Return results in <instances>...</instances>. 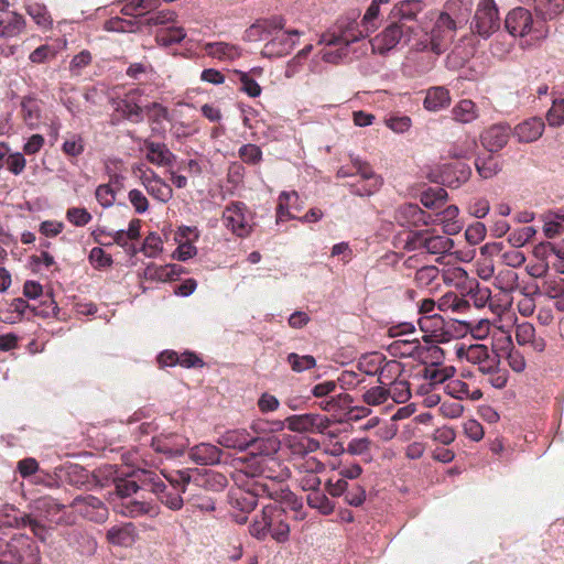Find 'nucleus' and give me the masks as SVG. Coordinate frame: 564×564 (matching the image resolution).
<instances>
[{
    "label": "nucleus",
    "mask_w": 564,
    "mask_h": 564,
    "mask_svg": "<svg viewBox=\"0 0 564 564\" xmlns=\"http://www.w3.org/2000/svg\"><path fill=\"white\" fill-rule=\"evenodd\" d=\"M424 9L421 0H401L397 2L388 14L387 26L370 40L372 51L384 54L399 44H412L415 47V18Z\"/></svg>",
    "instance_id": "nucleus-1"
},
{
    "label": "nucleus",
    "mask_w": 564,
    "mask_h": 564,
    "mask_svg": "<svg viewBox=\"0 0 564 564\" xmlns=\"http://www.w3.org/2000/svg\"><path fill=\"white\" fill-rule=\"evenodd\" d=\"M430 12L421 20L415 18V48L419 51H431L441 54L446 51L454 40L457 21L449 19L445 14Z\"/></svg>",
    "instance_id": "nucleus-2"
},
{
    "label": "nucleus",
    "mask_w": 564,
    "mask_h": 564,
    "mask_svg": "<svg viewBox=\"0 0 564 564\" xmlns=\"http://www.w3.org/2000/svg\"><path fill=\"white\" fill-rule=\"evenodd\" d=\"M64 508L52 497H41L34 500L31 512L14 517L11 524L18 529L29 527L41 542H46L51 536V528L44 521L54 524L63 523Z\"/></svg>",
    "instance_id": "nucleus-3"
},
{
    "label": "nucleus",
    "mask_w": 564,
    "mask_h": 564,
    "mask_svg": "<svg viewBox=\"0 0 564 564\" xmlns=\"http://www.w3.org/2000/svg\"><path fill=\"white\" fill-rule=\"evenodd\" d=\"M249 533L259 541L271 538L278 543H284L290 536L288 513L278 503L264 506L249 525Z\"/></svg>",
    "instance_id": "nucleus-4"
},
{
    "label": "nucleus",
    "mask_w": 564,
    "mask_h": 564,
    "mask_svg": "<svg viewBox=\"0 0 564 564\" xmlns=\"http://www.w3.org/2000/svg\"><path fill=\"white\" fill-rule=\"evenodd\" d=\"M0 557L2 564H37L41 558L37 544L25 534H15L2 542Z\"/></svg>",
    "instance_id": "nucleus-5"
},
{
    "label": "nucleus",
    "mask_w": 564,
    "mask_h": 564,
    "mask_svg": "<svg viewBox=\"0 0 564 564\" xmlns=\"http://www.w3.org/2000/svg\"><path fill=\"white\" fill-rule=\"evenodd\" d=\"M506 30L513 36L531 35L533 40L546 37L549 26L541 20H534L532 13L522 7L512 9L505 20Z\"/></svg>",
    "instance_id": "nucleus-6"
},
{
    "label": "nucleus",
    "mask_w": 564,
    "mask_h": 564,
    "mask_svg": "<svg viewBox=\"0 0 564 564\" xmlns=\"http://www.w3.org/2000/svg\"><path fill=\"white\" fill-rule=\"evenodd\" d=\"M358 13L340 18L337 20L333 31H328L321 36L319 43L327 46L343 45L346 48L350 43H354L365 36H368L371 31H366L361 26V21L358 22Z\"/></svg>",
    "instance_id": "nucleus-7"
},
{
    "label": "nucleus",
    "mask_w": 564,
    "mask_h": 564,
    "mask_svg": "<svg viewBox=\"0 0 564 564\" xmlns=\"http://www.w3.org/2000/svg\"><path fill=\"white\" fill-rule=\"evenodd\" d=\"M139 479L142 486H149V490L169 509L174 511L182 509L184 505L182 488L167 486L155 473L149 470H141Z\"/></svg>",
    "instance_id": "nucleus-8"
},
{
    "label": "nucleus",
    "mask_w": 564,
    "mask_h": 564,
    "mask_svg": "<svg viewBox=\"0 0 564 564\" xmlns=\"http://www.w3.org/2000/svg\"><path fill=\"white\" fill-rule=\"evenodd\" d=\"M500 28L499 11L495 0H480L471 23V31L482 39L490 37Z\"/></svg>",
    "instance_id": "nucleus-9"
},
{
    "label": "nucleus",
    "mask_w": 564,
    "mask_h": 564,
    "mask_svg": "<svg viewBox=\"0 0 564 564\" xmlns=\"http://www.w3.org/2000/svg\"><path fill=\"white\" fill-rule=\"evenodd\" d=\"M221 217L225 227L237 237L245 238L250 235L252 230L250 212L245 203L231 202L223 210Z\"/></svg>",
    "instance_id": "nucleus-10"
},
{
    "label": "nucleus",
    "mask_w": 564,
    "mask_h": 564,
    "mask_svg": "<svg viewBox=\"0 0 564 564\" xmlns=\"http://www.w3.org/2000/svg\"><path fill=\"white\" fill-rule=\"evenodd\" d=\"M258 497L253 482L250 484L248 488L235 487L228 491L227 501L229 506L241 512L239 514H232L237 523L245 524L247 522V513L256 508Z\"/></svg>",
    "instance_id": "nucleus-11"
},
{
    "label": "nucleus",
    "mask_w": 564,
    "mask_h": 564,
    "mask_svg": "<svg viewBox=\"0 0 564 564\" xmlns=\"http://www.w3.org/2000/svg\"><path fill=\"white\" fill-rule=\"evenodd\" d=\"M299 30L274 31L272 37L264 44L261 55L268 58H278L289 55L301 36Z\"/></svg>",
    "instance_id": "nucleus-12"
},
{
    "label": "nucleus",
    "mask_w": 564,
    "mask_h": 564,
    "mask_svg": "<svg viewBox=\"0 0 564 564\" xmlns=\"http://www.w3.org/2000/svg\"><path fill=\"white\" fill-rule=\"evenodd\" d=\"M325 490L332 497H344V501L351 507H360L366 500V489L358 482H350L344 479H328Z\"/></svg>",
    "instance_id": "nucleus-13"
},
{
    "label": "nucleus",
    "mask_w": 564,
    "mask_h": 564,
    "mask_svg": "<svg viewBox=\"0 0 564 564\" xmlns=\"http://www.w3.org/2000/svg\"><path fill=\"white\" fill-rule=\"evenodd\" d=\"M70 506L82 517L96 523H102L108 519V508L95 496H77Z\"/></svg>",
    "instance_id": "nucleus-14"
},
{
    "label": "nucleus",
    "mask_w": 564,
    "mask_h": 564,
    "mask_svg": "<svg viewBox=\"0 0 564 564\" xmlns=\"http://www.w3.org/2000/svg\"><path fill=\"white\" fill-rule=\"evenodd\" d=\"M394 220L401 227L417 228L420 226H429L435 220L433 216L423 210L416 204H402L394 212Z\"/></svg>",
    "instance_id": "nucleus-15"
},
{
    "label": "nucleus",
    "mask_w": 564,
    "mask_h": 564,
    "mask_svg": "<svg viewBox=\"0 0 564 564\" xmlns=\"http://www.w3.org/2000/svg\"><path fill=\"white\" fill-rule=\"evenodd\" d=\"M288 429L294 432H319L327 429V420L319 414H294L285 419Z\"/></svg>",
    "instance_id": "nucleus-16"
},
{
    "label": "nucleus",
    "mask_w": 564,
    "mask_h": 564,
    "mask_svg": "<svg viewBox=\"0 0 564 564\" xmlns=\"http://www.w3.org/2000/svg\"><path fill=\"white\" fill-rule=\"evenodd\" d=\"M510 131V127L502 123L489 127L480 135L482 147L491 153L500 151L508 143Z\"/></svg>",
    "instance_id": "nucleus-17"
},
{
    "label": "nucleus",
    "mask_w": 564,
    "mask_h": 564,
    "mask_svg": "<svg viewBox=\"0 0 564 564\" xmlns=\"http://www.w3.org/2000/svg\"><path fill=\"white\" fill-rule=\"evenodd\" d=\"M384 357L380 354H372L362 358L358 362L359 370L364 371L367 375H379V382L384 383L383 378L384 373L392 372L394 369H399V364L397 361H386Z\"/></svg>",
    "instance_id": "nucleus-18"
},
{
    "label": "nucleus",
    "mask_w": 564,
    "mask_h": 564,
    "mask_svg": "<svg viewBox=\"0 0 564 564\" xmlns=\"http://www.w3.org/2000/svg\"><path fill=\"white\" fill-rule=\"evenodd\" d=\"M285 21L281 17H274L272 19L260 20L253 23L245 32V40L247 41H262L267 36H270L274 31H281L284 29Z\"/></svg>",
    "instance_id": "nucleus-19"
},
{
    "label": "nucleus",
    "mask_w": 564,
    "mask_h": 564,
    "mask_svg": "<svg viewBox=\"0 0 564 564\" xmlns=\"http://www.w3.org/2000/svg\"><path fill=\"white\" fill-rule=\"evenodd\" d=\"M545 123L540 117H531L518 123L513 135L521 143H531L539 140L544 132Z\"/></svg>",
    "instance_id": "nucleus-20"
},
{
    "label": "nucleus",
    "mask_w": 564,
    "mask_h": 564,
    "mask_svg": "<svg viewBox=\"0 0 564 564\" xmlns=\"http://www.w3.org/2000/svg\"><path fill=\"white\" fill-rule=\"evenodd\" d=\"M545 295L555 300V307L564 312V279L553 276L545 279L541 285H534L532 295Z\"/></svg>",
    "instance_id": "nucleus-21"
},
{
    "label": "nucleus",
    "mask_w": 564,
    "mask_h": 564,
    "mask_svg": "<svg viewBox=\"0 0 564 564\" xmlns=\"http://www.w3.org/2000/svg\"><path fill=\"white\" fill-rule=\"evenodd\" d=\"M148 194L161 203H167L173 197V188L165 183L158 174L152 172L151 175L142 177Z\"/></svg>",
    "instance_id": "nucleus-22"
},
{
    "label": "nucleus",
    "mask_w": 564,
    "mask_h": 564,
    "mask_svg": "<svg viewBox=\"0 0 564 564\" xmlns=\"http://www.w3.org/2000/svg\"><path fill=\"white\" fill-rule=\"evenodd\" d=\"M152 447L155 452L177 457L183 455L185 443L183 438L175 434L161 435L152 440Z\"/></svg>",
    "instance_id": "nucleus-23"
},
{
    "label": "nucleus",
    "mask_w": 564,
    "mask_h": 564,
    "mask_svg": "<svg viewBox=\"0 0 564 564\" xmlns=\"http://www.w3.org/2000/svg\"><path fill=\"white\" fill-rule=\"evenodd\" d=\"M254 489L258 492V496H267L270 499H273L276 503L278 501L288 500L292 492L288 488V486L282 481H275L273 479L265 481H253Z\"/></svg>",
    "instance_id": "nucleus-24"
},
{
    "label": "nucleus",
    "mask_w": 564,
    "mask_h": 564,
    "mask_svg": "<svg viewBox=\"0 0 564 564\" xmlns=\"http://www.w3.org/2000/svg\"><path fill=\"white\" fill-rule=\"evenodd\" d=\"M221 449L210 443H200L189 451L191 459L197 465H215L220 463Z\"/></svg>",
    "instance_id": "nucleus-25"
},
{
    "label": "nucleus",
    "mask_w": 564,
    "mask_h": 564,
    "mask_svg": "<svg viewBox=\"0 0 564 564\" xmlns=\"http://www.w3.org/2000/svg\"><path fill=\"white\" fill-rule=\"evenodd\" d=\"M280 441L276 436H253L251 435V442L248 445L250 455L257 457L271 456L280 449Z\"/></svg>",
    "instance_id": "nucleus-26"
},
{
    "label": "nucleus",
    "mask_w": 564,
    "mask_h": 564,
    "mask_svg": "<svg viewBox=\"0 0 564 564\" xmlns=\"http://www.w3.org/2000/svg\"><path fill=\"white\" fill-rule=\"evenodd\" d=\"M137 90L130 91L123 99L118 102L117 110L121 112L124 119L133 122L140 123L144 119V107H141L134 95Z\"/></svg>",
    "instance_id": "nucleus-27"
},
{
    "label": "nucleus",
    "mask_w": 564,
    "mask_h": 564,
    "mask_svg": "<svg viewBox=\"0 0 564 564\" xmlns=\"http://www.w3.org/2000/svg\"><path fill=\"white\" fill-rule=\"evenodd\" d=\"M204 51L208 56L220 61H234L241 56L239 46L226 42L206 43Z\"/></svg>",
    "instance_id": "nucleus-28"
},
{
    "label": "nucleus",
    "mask_w": 564,
    "mask_h": 564,
    "mask_svg": "<svg viewBox=\"0 0 564 564\" xmlns=\"http://www.w3.org/2000/svg\"><path fill=\"white\" fill-rule=\"evenodd\" d=\"M144 147L147 149V159L152 164L167 166L172 164L175 158L164 143L145 140Z\"/></svg>",
    "instance_id": "nucleus-29"
},
{
    "label": "nucleus",
    "mask_w": 564,
    "mask_h": 564,
    "mask_svg": "<svg viewBox=\"0 0 564 564\" xmlns=\"http://www.w3.org/2000/svg\"><path fill=\"white\" fill-rule=\"evenodd\" d=\"M144 113L148 117V121L154 134H161L165 131L163 122L170 119L166 107L159 102H151L144 106Z\"/></svg>",
    "instance_id": "nucleus-30"
},
{
    "label": "nucleus",
    "mask_w": 564,
    "mask_h": 564,
    "mask_svg": "<svg viewBox=\"0 0 564 564\" xmlns=\"http://www.w3.org/2000/svg\"><path fill=\"white\" fill-rule=\"evenodd\" d=\"M451 104V96L447 88L443 86L431 87L426 90L424 98V108L429 111H438L448 107Z\"/></svg>",
    "instance_id": "nucleus-31"
},
{
    "label": "nucleus",
    "mask_w": 564,
    "mask_h": 564,
    "mask_svg": "<svg viewBox=\"0 0 564 564\" xmlns=\"http://www.w3.org/2000/svg\"><path fill=\"white\" fill-rule=\"evenodd\" d=\"M251 442V434L245 430H229L220 435L218 443L227 448L247 451Z\"/></svg>",
    "instance_id": "nucleus-32"
},
{
    "label": "nucleus",
    "mask_w": 564,
    "mask_h": 564,
    "mask_svg": "<svg viewBox=\"0 0 564 564\" xmlns=\"http://www.w3.org/2000/svg\"><path fill=\"white\" fill-rule=\"evenodd\" d=\"M474 1L473 0H447L444 6V11L441 14L447 15L449 19L456 20L457 25L464 21H467Z\"/></svg>",
    "instance_id": "nucleus-33"
},
{
    "label": "nucleus",
    "mask_w": 564,
    "mask_h": 564,
    "mask_svg": "<svg viewBox=\"0 0 564 564\" xmlns=\"http://www.w3.org/2000/svg\"><path fill=\"white\" fill-rule=\"evenodd\" d=\"M299 195L295 191L293 192H282L279 195L278 206H276V223L286 221L289 219L295 218L294 215L291 214V208L300 210V206H297Z\"/></svg>",
    "instance_id": "nucleus-34"
},
{
    "label": "nucleus",
    "mask_w": 564,
    "mask_h": 564,
    "mask_svg": "<svg viewBox=\"0 0 564 564\" xmlns=\"http://www.w3.org/2000/svg\"><path fill=\"white\" fill-rule=\"evenodd\" d=\"M535 13L546 23L564 11V0H534Z\"/></svg>",
    "instance_id": "nucleus-35"
},
{
    "label": "nucleus",
    "mask_w": 564,
    "mask_h": 564,
    "mask_svg": "<svg viewBox=\"0 0 564 564\" xmlns=\"http://www.w3.org/2000/svg\"><path fill=\"white\" fill-rule=\"evenodd\" d=\"M435 308V301L432 299H424L420 306H419V313L424 315L419 319V326L422 332H429L430 330V324H433L435 327H441L443 321L441 316L437 314H432Z\"/></svg>",
    "instance_id": "nucleus-36"
},
{
    "label": "nucleus",
    "mask_w": 564,
    "mask_h": 564,
    "mask_svg": "<svg viewBox=\"0 0 564 564\" xmlns=\"http://www.w3.org/2000/svg\"><path fill=\"white\" fill-rule=\"evenodd\" d=\"M117 512L124 517L137 518L143 514H156V508L150 502L145 501H128L117 507Z\"/></svg>",
    "instance_id": "nucleus-37"
},
{
    "label": "nucleus",
    "mask_w": 564,
    "mask_h": 564,
    "mask_svg": "<svg viewBox=\"0 0 564 564\" xmlns=\"http://www.w3.org/2000/svg\"><path fill=\"white\" fill-rule=\"evenodd\" d=\"M469 307V300H466L454 292L446 293L438 302V308L444 312L452 311L454 313H466Z\"/></svg>",
    "instance_id": "nucleus-38"
},
{
    "label": "nucleus",
    "mask_w": 564,
    "mask_h": 564,
    "mask_svg": "<svg viewBox=\"0 0 564 564\" xmlns=\"http://www.w3.org/2000/svg\"><path fill=\"white\" fill-rule=\"evenodd\" d=\"M24 18L17 12H11L8 20L0 19V37L17 36L24 30Z\"/></svg>",
    "instance_id": "nucleus-39"
},
{
    "label": "nucleus",
    "mask_w": 564,
    "mask_h": 564,
    "mask_svg": "<svg viewBox=\"0 0 564 564\" xmlns=\"http://www.w3.org/2000/svg\"><path fill=\"white\" fill-rule=\"evenodd\" d=\"M21 116L30 128L39 126L41 109L37 101L32 97H24L21 101Z\"/></svg>",
    "instance_id": "nucleus-40"
},
{
    "label": "nucleus",
    "mask_w": 564,
    "mask_h": 564,
    "mask_svg": "<svg viewBox=\"0 0 564 564\" xmlns=\"http://www.w3.org/2000/svg\"><path fill=\"white\" fill-rule=\"evenodd\" d=\"M141 470L134 474L131 478H118L115 480L116 492L121 498L130 497L132 494H135L139 489H148L149 486H142L139 475Z\"/></svg>",
    "instance_id": "nucleus-41"
},
{
    "label": "nucleus",
    "mask_w": 564,
    "mask_h": 564,
    "mask_svg": "<svg viewBox=\"0 0 564 564\" xmlns=\"http://www.w3.org/2000/svg\"><path fill=\"white\" fill-rule=\"evenodd\" d=\"M475 166L482 178H491L502 169L500 161L491 154L484 158L478 156L475 161Z\"/></svg>",
    "instance_id": "nucleus-42"
},
{
    "label": "nucleus",
    "mask_w": 564,
    "mask_h": 564,
    "mask_svg": "<svg viewBox=\"0 0 564 564\" xmlns=\"http://www.w3.org/2000/svg\"><path fill=\"white\" fill-rule=\"evenodd\" d=\"M186 36V32L181 26H172L160 30L155 34V42L160 46H172L174 44L181 43Z\"/></svg>",
    "instance_id": "nucleus-43"
},
{
    "label": "nucleus",
    "mask_w": 564,
    "mask_h": 564,
    "mask_svg": "<svg viewBox=\"0 0 564 564\" xmlns=\"http://www.w3.org/2000/svg\"><path fill=\"white\" fill-rule=\"evenodd\" d=\"M390 2L391 0H372L361 19V26L366 31H371V33L376 31L379 25L380 7Z\"/></svg>",
    "instance_id": "nucleus-44"
},
{
    "label": "nucleus",
    "mask_w": 564,
    "mask_h": 564,
    "mask_svg": "<svg viewBox=\"0 0 564 564\" xmlns=\"http://www.w3.org/2000/svg\"><path fill=\"white\" fill-rule=\"evenodd\" d=\"M453 117L456 121L462 123H469L474 121L478 113L475 102L470 99L460 100L453 109Z\"/></svg>",
    "instance_id": "nucleus-45"
},
{
    "label": "nucleus",
    "mask_w": 564,
    "mask_h": 564,
    "mask_svg": "<svg viewBox=\"0 0 564 564\" xmlns=\"http://www.w3.org/2000/svg\"><path fill=\"white\" fill-rule=\"evenodd\" d=\"M307 505L317 509L323 516H329L335 510V503L321 490H313L306 497Z\"/></svg>",
    "instance_id": "nucleus-46"
},
{
    "label": "nucleus",
    "mask_w": 564,
    "mask_h": 564,
    "mask_svg": "<svg viewBox=\"0 0 564 564\" xmlns=\"http://www.w3.org/2000/svg\"><path fill=\"white\" fill-rule=\"evenodd\" d=\"M490 352L489 348L482 344L469 345L468 347L462 345L457 349V355L473 365H478L481 360L484 361Z\"/></svg>",
    "instance_id": "nucleus-47"
},
{
    "label": "nucleus",
    "mask_w": 564,
    "mask_h": 564,
    "mask_svg": "<svg viewBox=\"0 0 564 564\" xmlns=\"http://www.w3.org/2000/svg\"><path fill=\"white\" fill-rule=\"evenodd\" d=\"M352 167L356 170L351 175H358L359 178L364 181H369L370 187L381 186L382 181L379 175H377L371 165L368 162L361 161L360 159L351 160Z\"/></svg>",
    "instance_id": "nucleus-48"
},
{
    "label": "nucleus",
    "mask_w": 564,
    "mask_h": 564,
    "mask_svg": "<svg viewBox=\"0 0 564 564\" xmlns=\"http://www.w3.org/2000/svg\"><path fill=\"white\" fill-rule=\"evenodd\" d=\"M453 247L454 241L451 238L438 235L434 229H432L430 242L427 243V253L435 256L445 254L449 252Z\"/></svg>",
    "instance_id": "nucleus-49"
},
{
    "label": "nucleus",
    "mask_w": 564,
    "mask_h": 564,
    "mask_svg": "<svg viewBox=\"0 0 564 564\" xmlns=\"http://www.w3.org/2000/svg\"><path fill=\"white\" fill-rule=\"evenodd\" d=\"M447 199V192L442 187L429 188L421 195V203L424 207L434 209L442 207Z\"/></svg>",
    "instance_id": "nucleus-50"
},
{
    "label": "nucleus",
    "mask_w": 564,
    "mask_h": 564,
    "mask_svg": "<svg viewBox=\"0 0 564 564\" xmlns=\"http://www.w3.org/2000/svg\"><path fill=\"white\" fill-rule=\"evenodd\" d=\"M319 443L314 438L307 436L294 437L290 441V448L292 454L306 457L307 454L318 449Z\"/></svg>",
    "instance_id": "nucleus-51"
},
{
    "label": "nucleus",
    "mask_w": 564,
    "mask_h": 564,
    "mask_svg": "<svg viewBox=\"0 0 564 564\" xmlns=\"http://www.w3.org/2000/svg\"><path fill=\"white\" fill-rule=\"evenodd\" d=\"M25 9L28 14L39 26L43 29H50L52 26L53 20L44 4L33 2L29 3Z\"/></svg>",
    "instance_id": "nucleus-52"
},
{
    "label": "nucleus",
    "mask_w": 564,
    "mask_h": 564,
    "mask_svg": "<svg viewBox=\"0 0 564 564\" xmlns=\"http://www.w3.org/2000/svg\"><path fill=\"white\" fill-rule=\"evenodd\" d=\"M63 153L68 158H77L85 151L84 138L78 133H70L62 144Z\"/></svg>",
    "instance_id": "nucleus-53"
},
{
    "label": "nucleus",
    "mask_w": 564,
    "mask_h": 564,
    "mask_svg": "<svg viewBox=\"0 0 564 564\" xmlns=\"http://www.w3.org/2000/svg\"><path fill=\"white\" fill-rule=\"evenodd\" d=\"M393 356L410 357L417 352L420 343L417 339H398L389 347Z\"/></svg>",
    "instance_id": "nucleus-54"
},
{
    "label": "nucleus",
    "mask_w": 564,
    "mask_h": 564,
    "mask_svg": "<svg viewBox=\"0 0 564 564\" xmlns=\"http://www.w3.org/2000/svg\"><path fill=\"white\" fill-rule=\"evenodd\" d=\"M518 273L512 269L501 270L496 276V285L505 293H511L518 289Z\"/></svg>",
    "instance_id": "nucleus-55"
},
{
    "label": "nucleus",
    "mask_w": 564,
    "mask_h": 564,
    "mask_svg": "<svg viewBox=\"0 0 564 564\" xmlns=\"http://www.w3.org/2000/svg\"><path fill=\"white\" fill-rule=\"evenodd\" d=\"M286 361L291 369L295 372H303L316 367V359L312 355H299L291 352L286 357Z\"/></svg>",
    "instance_id": "nucleus-56"
},
{
    "label": "nucleus",
    "mask_w": 564,
    "mask_h": 564,
    "mask_svg": "<svg viewBox=\"0 0 564 564\" xmlns=\"http://www.w3.org/2000/svg\"><path fill=\"white\" fill-rule=\"evenodd\" d=\"M389 398L395 403H405L411 398L410 383L405 380H395L390 384Z\"/></svg>",
    "instance_id": "nucleus-57"
},
{
    "label": "nucleus",
    "mask_w": 564,
    "mask_h": 564,
    "mask_svg": "<svg viewBox=\"0 0 564 564\" xmlns=\"http://www.w3.org/2000/svg\"><path fill=\"white\" fill-rule=\"evenodd\" d=\"M235 74L238 76L239 82L241 84L240 90L243 91L251 98L259 97L261 95L262 88L261 86L250 76V73H246L242 70H235Z\"/></svg>",
    "instance_id": "nucleus-58"
},
{
    "label": "nucleus",
    "mask_w": 564,
    "mask_h": 564,
    "mask_svg": "<svg viewBox=\"0 0 564 564\" xmlns=\"http://www.w3.org/2000/svg\"><path fill=\"white\" fill-rule=\"evenodd\" d=\"M105 29L110 32H135L140 30V24L137 20H126L116 17L106 22Z\"/></svg>",
    "instance_id": "nucleus-59"
},
{
    "label": "nucleus",
    "mask_w": 564,
    "mask_h": 564,
    "mask_svg": "<svg viewBox=\"0 0 564 564\" xmlns=\"http://www.w3.org/2000/svg\"><path fill=\"white\" fill-rule=\"evenodd\" d=\"M58 305L51 294H46L45 299L37 306H32V313L43 318L56 317L58 314Z\"/></svg>",
    "instance_id": "nucleus-60"
},
{
    "label": "nucleus",
    "mask_w": 564,
    "mask_h": 564,
    "mask_svg": "<svg viewBox=\"0 0 564 564\" xmlns=\"http://www.w3.org/2000/svg\"><path fill=\"white\" fill-rule=\"evenodd\" d=\"M455 375L454 367L425 368V378L431 384L446 383Z\"/></svg>",
    "instance_id": "nucleus-61"
},
{
    "label": "nucleus",
    "mask_w": 564,
    "mask_h": 564,
    "mask_svg": "<svg viewBox=\"0 0 564 564\" xmlns=\"http://www.w3.org/2000/svg\"><path fill=\"white\" fill-rule=\"evenodd\" d=\"M444 390L455 399L464 400L469 397V386L460 379H451L445 383Z\"/></svg>",
    "instance_id": "nucleus-62"
},
{
    "label": "nucleus",
    "mask_w": 564,
    "mask_h": 564,
    "mask_svg": "<svg viewBox=\"0 0 564 564\" xmlns=\"http://www.w3.org/2000/svg\"><path fill=\"white\" fill-rule=\"evenodd\" d=\"M238 153L246 164L256 165L262 161V151L257 144H243Z\"/></svg>",
    "instance_id": "nucleus-63"
},
{
    "label": "nucleus",
    "mask_w": 564,
    "mask_h": 564,
    "mask_svg": "<svg viewBox=\"0 0 564 564\" xmlns=\"http://www.w3.org/2000/svg\"><path fill=\"white\" fill-rule=\"evenodd\" d=\"M546 120L551 127L564 124V99L553 100L552 107L546 113Z\"/></svg>",
    "instance_id": "nucleus-64"
}]
</instances>
